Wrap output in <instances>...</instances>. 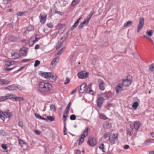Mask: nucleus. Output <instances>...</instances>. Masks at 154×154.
<instances>
[{"label": "nucleus", "instance_id": "1", "mask_svg": "<svg viewBox=\"0 0 154 154\" xmlns=\"http://www.w3.org/2000/svg\"><path fill=\"white\" fill-rule=\"evenodd\" d=\"M52 88L51 84L46 81L40 82L38 85V91L42 95H45L49 92Z\"/></svg>", "mask_w": 154, "mask_h": 154}, {"label": "nucleus", "instance_id": "2", "mask_svg": "<svg viewBox=\"0 0 154 154\" xmlns=\"http://www.w3.org/2000/svg\"><path fill=\"white\" fill-rule=\"evenodd\" d=\"M41 76L44 77L47 79H48L50 82H53L55 81L57 79L56 75L51 72H41Z\"/></svg>", "mask_w": 154, "mask_h": 154}, {"label": "nucleus", "instance_id": "3", "mask_svg": "<svg viewBox=\"0 0 154 154\" xmlns=\"http://www.w3.org/2000/svg\"><path fill=\"white\" fill-rule=\"evenodd\" d=\"M88 128H87L85 129L83 131V134H82L80 136L79 139V145H80L84 141V138L87 136L88 134Z\"/></svg>", "mask_w": 154, "mask_h": 154}, {"label": "nucleus", "instance_id": "4", "mask_svg": "<svg viewBox=\"0 0 154 154\" xmlns=\"http://www.w3.org/2000/svg\"><path fill=\"white\" fill-rule=\"evenodd\" d=\"M118 135L117 134H113L109 137V140L111 144H114L118 140Z\"/></svg>", "mask_w": 154, "mask_h": 154}, {"label": "nucleus", "instance_id": "5", "mask_svg": "<svg viewBox=\"0 0 154 154\" xmlns=\"http://www.w3.org/2000/svg\"><path fill=\"white\" fill-rule=\"evenodd\" d=\"M87 86V84L85 83H84L81 85L79 90V92L82 93L85 92L86 93H88V89H86Z\"/></svg>", "mask_w": 154, "mask_h": 154}, {"label": "nucleus", "instance_id": "6", "mask_svg": "<svg viewBox=\"0 0 154 154\" xmlns=\"http://www.w3.org/2000/svg\"><path fill=\"white\" fill-rule=\"evenodd\" d=\"M88 72L83 71L79 72L78 74V76L79 78L85 79L88 76Z\"/></svg>", "mask_w": 154, "mask_h": 154}, {"label": "nucleus", "instance_id": "7", "mask_svg": "<svg viewBox=\"0 0 154 154\" xmlns=\"http://www.w3.org/2000/svg\"><path fill=\"white\" fill-rule=\"evenodd\" d=\"M47 17L46 14L44 12H42L40 15V21L41 23L44 24L45 22Z\"/></svg>", "mask_w": 154, "mask_h": 154}, {"label": "nucleus", "instance_id": "8", "mask_svg": "<svg viewBox=\"0 0 154 154\" xmlns=\"http://www.w3.org/2000/svg\"><path fill=\"white\" fill-rule=\"evenodd\" d=\"M131 83V81L130 79H122V83L121 84L123 87H127L129 86Z\"/></svg>", "mask_w": 154, "mask_h": 154}, {"label": "nucleus", "instance_id": "9", "mask_svg": "<svg viewBox=\"0 0 154 154\" xmlns=\"http://www.w3.org/2000/svg\"><path fill=\"white\" fill-rule=\"evenodd\" d=\"M104 99L101 96L98 95L97 99V106L99 107H101L103 102Z\"/></svg>", "mask_w": 154, "mask_h": 154}, {"label": "nucleus", "instance_id": "10", "mask_svg": "<svg viewBox=\"0 0 154 154\" xmlns=\"http://www.w3.org/2000/svg\"><path fill=\"white\" fill-rule=\"evenodd\" d=\"M144 23V20L143 17L141 18L139 20V23L137 27V32H139V31L143 27Z\"/></svg>", "mask_w": 154, "mask_h": 154}, {"label": "nucleus", "instance_id": "11", "mask_svg": "<svg viewBox=\"0 0 154 154\" xmlns=\"http://www.w3.org/2000/svg\"><path fill=\"white\" fill-rule=\"evenodd\" d=\"M88 143L91 146H94L97 143L96 139L92 137H90L88 138Z\"/></svg>", "mask_w": 154, "mask_h": 154}, {"label": "nucleus", "instance_id": "12", "mask_svg": "<svg viewBox=\"0 0 154 154\" xmlns=\"http://www.w3.org/2000/svg\"><path fill=\"white\" fill-rule=\"evenodd\" d=\"M16 96L15 94H8L5 96H4L5 97V100L7 99H11L13 100V99L15 100Z\"/></svg>", "mask_w": 154, "mask_h": 154}, {"label": "nucleus", "instance_id": "13", "mask_svg": "<svg viewBox=\"0 0 154 154\" xmlns=\"http://www.w3.org/2000/svg\"><path fill=\"white\" fill-rule=\"evenodd\" d=\"M98 81L100 90L101 91H103L105 89L106 85L105 83L102 79H99Z\"/></svg>", "mask_w": 154, "mask_h": 154}, {"label": "nucleus", "instance_id": "14", "mask_svg": "<svg viewBox=\"0 0 154 154\" xmlns=\"http://www.w3.org/2000/svg\"><path fill=\"white\" fill-rule=\"evenodd\" d=\"M123 86L121 84H119L115 88V91L116 94H118L123 90Z\"/></svg>", "mask_w": 154, "mask_h": 154}, {"label": "nucleus", "instance_id": "15", "mask_svg": "<svg viewBox=\"0 0 154 154\" xmlns=\"http://www.w3.org/2000/svg\"><path fill=\"white\" fill-rule=\"evenodd\" d=\"M17 89V87L16 86L14 85H10L5 88V89H7L10 91L16 90Z\"/></svg>", "mask_w": 154, "mask_h": 154}, {"label": "nucleus", "instance_id": "16", "mask_svg": "<svg viewBox=\"0 0 154 154\" xmlns=\"http://www.w3.org/2000/svg\"><path fill=\"white\" fill-rule=\"evenodd\" d=\"M2 114H3L5 119L6 118H9L12 116V113L8 111L2 112Z\"/></svg>", "mask_w": 154, "mask_h": 154}, {"label": "nucleus", "instance_id": "17", "mask_svg": "<svg viewBox=\"0 0 154 154\" xmlns=\"http://www.w3.org/2000/svg\"><path fill=\"white\" fill-rule=\"evenodd\" d=\"M100 95L103 97V99H106L109 97V92H106L104 93H102Z\"/></svg>", "mask_w": 154, "mask_h": 154}, {"label": "nucleus", "instance_id": "18", "mask_svg": "<svg viewBox=\"0 0 154 154\" xmlns=\"http://www.w3.org/2000/svg\"><path fill=\"white\" fill-rule=\"evenodd\" d=\"M133 128L132 126H130V127L129 128H128L127 130V134L130 136H132L133 135L132 131Z\"/></svg>", "mask_w": 154, "mask_h": 154}, {"label": "nucleus", "instance_id": "19", "mask_svg": "<svg viewBox=\"0 0 154 154\" xmlns=\"http://www.w3.org/2000/svg\"><path fill=\"white\" fill-rule=\"evenodd\" d=\"M59 59V57H55L51 62V65H55L58 63V61Z\"/></svg>", "mask_w": 154, "mask_h": 154}, {"label": "nucleus", "instance_id": "20", "mask_svg": "<svg viewBox=\"0 0 154 154\" xmlns=\"http://www.w3.org/2000/svg\"><path fill=\"white\" fill-rule=\"evenodd\" d=\"M141 124L140 122L139 121H136L134 124V127L135 129L137 130L139 127L140 126Z\"/></svg>", "mask_w": 154, "mask_h": 154}, {"label": "nucleus", "instance_id": "21", "mask_svg": "<svg viewBox=\"0 0 154 154\" xmlns=\"http://www.w3.org/2000/svg\"><path fill=\"white\" fill-rule=\"evenodd\" d=\"M4 4L5 5L6 8H8L11 5V0H5L4 1Z\"/></svg>", "mask_w": 154, "mask_h": 154}, {"label": "nucleus", "instance_id": "22", "mask_svg": "<svg viewBox=\"0 0 154 154\" xmlns=\"http://www.w3.org/2000/svg\"><path fill=\"white\" fill-rule=\"evenodd\" d=\"M11 81H8L6 80L5 79H2L1 83H2V85H8L10 82Z\"/></svg>", "mask_w": 154, "mask_h": 154}, {"label": "nucleus", "instance_id": "23", "mask_svg": "<svg viewBox=\"0 0 154 154\" xmlns=\"http://www.w3.org/2000/svg\"><path fill=\"white\" fill-rule=\"evenodd\" d=\"M9 40L10 42L16 41L17 40V38L13 35H10L9 37Z\"/></svg>", "mask_w": 154, "mask_h": 154}, {"label": "nucleus", "instance_id": "24", "mask_svg": "<svg viewBox=\"0 0 154 154\" xmlns=\"http://www.w3.org/2000/svg\"><path fill=\"white\" fill-rule=\"evenodd\" d=\"M20 53L23 55H26L27 52L25 48H22L20 50Z\"/></svg>", "mask_w": 154, "mask_h": 154}, {"label": "nucleus", "instance_id": "25", "mask_svg": "<svg viewBox=\"0 0 154 154\" xmlns=\"http://www.w3.org/2000/svg\"><path fill=\"white\" fill-rule=\"evenodd\" d=\"M110 125L107 122H105L103 124V127L105 129H107L109 128L110 127Z\"/></svg>", "mask_w": 154, "mask_h": 154}, {"label": "nucleus", "instance_id": "26", "mask_svg": "<svg viewBox=\"0 0 154 154\" xmlns=\"http://www.w3.org/2000/svg\"><path fill=\"white\" fill-rule=\"evenodd\" d=\"M70 104L71 102H70L69 103V104H68V105H67V106H66V108L65 109L64 112V114H67L68 113L70 106Z\"/></svg>", "mask_w": 154, "mask_h": 154}, {"label": "nucleus", "instance_id": "27", "mask_svg": "<svg viewBox=\"0 0 154 154\" xmlns=\"http://www.w3.org/2000/svg\"><path fill=\"white\" fill-rule=\"evenodd\" d=\"M12 56L14 59H16L20 57V55L16 52H14L13 54L12 55Z\"/></svg>", "mask_w": 154, "mask_h": 154}, {"label": "nucleus", "instance_id": "28", "mask_svg": "<svg viewBox=\"0 0 154 154\" xmlns=\"http://www.w3.org/2000/svg\"><path fill=\"white\" fill-rule=\"evenodd\" d=\"M80 0H73L71 5L72 6H75L79 2Z\"/></svg>", "mask_w": 154, "mask_h": 154}, {"label": "nucleus", "instance_id": "29", "mask_svg": "<svg viewBox=\"0 0 154 154\" xmlns=\"http://www.w3.org/2000/svg\"><path fill=\"white\" fill-rule=\"evenodd\" d=\"M24 100L23 98L21 97H18L16 96L15 99V101H23Z\"/></svg>", "mask_w": 154, "mask_h": 154}, {"label": "nucleus", "instance_id": "30", "mask_svg": "<svg viewBox=\"0 0 154 154\" xmlns=\"http://www.w3.org/2000/svg\"><path fill=\"white\" fill-rule=\"evenodd\" d=\"M139 105L138 102H135L134 103L132 107L134 109H136Z\"/></svg>", "mask_w": 154, "mask_h": 154}, {"label": "nucleus", "instance_id": "31", "mask_svg": "<svg viewBox=\"0 0 154 154\" xmlns=\"http://www.w3.org/2000/svg\"><path fill=\"white\" fill-rule=\"evenodd\" d=\"M104 144L102 143L99 146V148L101 149L103 152H104L105 151V149L104 148Z\"/></svg>", "mask_w": 154, "mask_h": 154}, {"label": "nucleus", "instance_id": "32", "mask_svg": "<svg viewBox=\"0 0 154 154\" xmlns=\"http://www.w3.org/2000/svg\"><path fill=\"white\" fill-rule=\"evenodd\" d=\"M50 109L52 112H55L56 108L55 106L53 104L51 105L50 106Z\"/></svg>", "mask_w": 154, "mask_h": 154}, {"label": "nucleus", "instance_id": "33", "mask_svg": "<svg viewBox=\"0 0 154 154\" xmlns=\"http://www.w3.org/2000/svg\"><path fill=\"white\" fill-rule=\"evenodd\" d=\"M132 24L131 21H128L125 23V24L124 25V26L125 27H127V26H129L130 25H131Z\"/></svg>", "mask_w": 154, "mask_h": 154}, {"label": "nucleus", "instance_id": "34", "mask_svg": "<svg viewBox=\"0 0 154 154\" xmlns=\"http://www.w3.org/2000/svg\"><path fill=\"white\" fill-rule=\"evenodd\" d=\"M33 27L31 25H29L27 27V30L29 31H31L33 29Z\"/></svg>", "mask_w": 154, "mask_h": 154}, {"label": "nucleus", "instance_id": "35", "mask_svg": "<svg viewBox=\"0 0 154 154\" xmlns=\"http://www.w3.org/2000/svg\"><path fill=\"white\" fill-rule=\"evenodd\" d=\"M54 117L53 116H48L47 117V119L51 122L54 121Z\"/></svg>", "mask_w": 154, "mask_h": 154}, {"label": "nucleus", "instance_id": "36", "mask_svg": "<svg viewBox=\"0 0 154 154\" xmlns=\"http://www.w3.org/2000/svg\"><path fill=\"white\" fill-rule=\"evenodd\" d=\"M63 44L58 42V43L56 44V48L57 49H59L60 47Z\"/></svg>", "mask_w": 154, "mask_h": 154}, {"label": "nucleus", "instance_id": "37", "mask_svg": "<svg viewBox=\"0 0 154 154\" xmlns=\"http://www.w3.org/2000/svg\"><path fill=\"white\" fill-rule=\"evenodd\" d=\"M66 39V38L64 37H62L60 39V40L58 42L60 43H62L63 44L64 42L65 41V40Z\"/></svg>", "mask_w": 154, "mask_h": 154}, {"label": "nucleus", "instance_id": "38", "mask_svg": "<svg viewBox=\"0 0 154 154\" xmlns=\"http://www.w3.org/2000/svg\"><path fill=\"white\" fill-rule=\"evenodd\" d=\"M13 64V63L12 62H9L8 61H6L5 63V65L7 66H9L12 65Z\"/></svg>", "mask_w": 154, "mask_h": 154}, {"label": "nucleus", "instance_id": "39", "mask_svg": "<svg viewBox=\"0 0 154 154\" xmlns=\"http://www.w3.org/2000/svg\"><path fill=\"white\" fill-rule=\"evenodd\" d=\"M65 49V47H63L57 53V55H59L61 54L63 52V50Z\"/></svg>", "mask_w": 154, "mask_h": 154}, {"label": "nucleus", "instance_id": "40", "mask_svg": "<svg viewBox=\"0 0 154 154\" xmlns=\"http://www.w3.org/2000/svg\"><path fill=\"white\" fill-rule=\"evenodd\" d=\"M40 63V61L38 60H36L34 66L35 67L37 66Z\"/></svg>", "mask_w": 154, "mask_h": 154}, {"label": "nucleus", "instance_id": "41", "mask_svg": "<svg viewBox=\"0 0 154 154\" xmlns=\"http://www.w3.org/2000/svg\"><path fill=\"white\" fill-rule=\"evenodd\" d=\"M2 112H0V119H1L4 122L5 120V118L4 117L3 114H2Z\"/></svg>", "mask_w": 154, "mask_h": 154}, {"label": "nucleus", "instance_id": "42", "mask_svg": "<svg viewBox=\"0 0 154 154\" xmlns=\"http://www.w3.org/2000/svg\"><path fill=\"white\" fill-rule=\"evenodd\" d=\"M70 81V79H69L68 77H66V80L65 82L64 83V85H66L68 84Z\"/></svg>", "mask_w": 154, "mask_h": 154}, {"label": "nucleus", "instance_id": "43", "mask_svg": "<svg viewBox=\"0 0 154 154\" xmlns=\"http://www.w3.org/2000/svg\"><path fill=\"white\" fill-rule=\"evenodd\" d=\"M67 117V115H63V123L64 124V125H66V122H65V121H66Z\"/></svg>", "mask_w": 154, "mask_h": 154}, {"label": "nucleus", "instance_id": "44", "mask_svg": "<svg viewBox=\"0 0 154 154\" xmlns=\"http://www.w3.org/2000/svg\"><path fill=\"white\" fill-rule=\"evenodd\" d=\"M89 19H87L82 22V23L84 25V24H88L89 20Z\"/></svg>", "mask_w": 154, "mask_h": 154}, {"label": "nucleus", "instance_id": "45", "mask_svg": "<svg viewBox=\"0 0 154 154\" xmlns=\"http://www.w3.org/2000/svg\"><path fill=\"white\" fill-rule=\"evenodd\" d=\"M70 119L72 120H75L76 119L75 116L74 115H72L70 117Z\"/></svg>", "mask_w": 154, "mask_h": 154}, {"label": "nucleus", "instance_id": "46", "mask_svg": "<svg viewBox=\"0 0 154 154\" xmlns=\"http://www.w3.org/2000/svg\"><path fill=\"white\" fill-rule=\"evenodd\" d=\"M66 131V125H64L63 133L64 135H66L67 134Z\"/></svg>", "mask_w": 154, "mask_h": 154}, {"label": "nucleus", "instance_id": "47", "mask_svg": "<svg viewBox=\"0 0 154 154\" xmlns=\"http://www.w3.org/2000/svg\"><path fill=\"white\" fill-rule=\"evenodd\" d=\"M152 30H150L147 32L146 34L149 36H151L152 35Z\"/></svg>", "mask_w": 154, "mask_h": 154}, {"label": "nucleus", "instance_id": "48", "mask_svg": "<svg viewBox=\"0 0 154 154\" xmlns=\"http://www.w3.org/2000/svg\"><path fill=\"white\" fill-rule=\"evenodd\" d=\"M78 24L77 23H75L74 25L72 26L71 28V30H73L77 26Z\"/></svg>", "mask_w": 154, "mask_h": 154}, {"label": "nucleus", "instance_id": "49", "mask_svg": "<svg viewBox=\"0 0 154 154\" xmlns=\"http://www.w3.org/2000/svg\"><path fill=\"white\" fill-rule=\"evenodd\" d=\"M100 119L104 120L106 119V116L102 114L100 115Z\"/></svg>", "mask_w": 154, "mask_h": 154}, {"label": "nucleus", "instance_id": "50", "mask_svg": "<svg viewBox=\"0 0 154 154\" xmlns=\"http://www.w3.org/2000/svg\"><path fill=\"white\" fill-rule=\"evenodd\" d=\"M110 134L109 133L107 132L105 133L103 135V137L104 139H106L107 138L109 135Z\"/></svg>", "mask_w": 154, "mask_h": 154}, {"label": "nucleus", "instance_id": "51", "mask_svg": "<svg viewBox=\"0 0 154 154\" xmlns=\"http://www.w3.org/2000/svg\"><path fill=\"white\" fill-rule=\"evenodd\" d=\"M94 14V11H91L90 12V13L89 15V17L88 18V19H89V20H90V19H91V17L92 15H93V14Z\"/></svg>", "mask_w": 154, "mask_h": 154}, {"label": "nucleus", "instance_id": "52", "mask_svg": "<svg viewBox=\"0 0 154 154\" xmlns=\"http://www.w3.org/2000/svg\"><path fill=\"white\" fill-rule=\"evenodd\" d=\"M19 143V144L21 146H22V144L24 143V142L21 139H19L18 140Z\"/></svg>", "mask_w": 154, "mask_h": 154}, {"label": "nucleus", "instance_id": "53", "mask_svg": "<svg viewBox=\"0 0 154 154\" xmlns=\"http://www.w3.org/2000/svg\"><path fill=\"white\" fill-rule=\"evenodd\" d=\"M47 26L49 28H52L53 27V25L52 23H50L47 24Z\"/></svg>", "mask_w": 154, "mask_h": 154}, {"label": "nucleus", "instance_id": "54", "mask_svg": "<svg viewBox=\"0 0 154 154\" xmlns=\"http://www.w3.org/2000/svg\"><path fill=\"white\" fill-rule=\"evenodd\" d=\"M2 147L4 149H6L7 148V146L4 144H2Z\"/></svg>", "mask_w": 154, "mask_h": 154}, {"label": "nucleus", "instance_id": "55", "mask_svg": "<svg viewBox=\"0 0 154 154\" xmlns=\"http://www.w3.org/2000/svg\"><path fill=\"white\" fill-rule=\"evenodd\" d=\"M34 132L37 135H39L40 134L41 132L39 130H36L34 131Z\"/></svg>", "mask_w": 154, "mask_h": 154}, {"label": "nucleus", "instance_id": "56", "mask_svg": "<svg viewBox=\"0 0 154 154\" xmlns=\"http://www.w3.org/2000/svg\"><path fill=\"white\" fill-rule=\"evenodd\" d=\"M83 26H84V24L82 23L79 25V29H81L82 28V27H83Z\"/></svg>", "mask_w": 154, "mask_h": 154}, {"label": "nucleus", "instance_id": "57", "mask_svg": "<svg viewBox=\"0 0 154 154\" xmlns=\"http://www.w3.org/2000/svg\"><path fill=\"white\" fill-rule=\"evenodd\" d=\"M4 96H0V102H2L5 101V98Z\"/></svg>", "mask_w": 154, "mask_h": 154}, {"label": "nucleus", "instance_id": "58", "mask_svg": "<svg viewBox=\"0 0 154 154\" xmlns=\"http://www.w3.org/2000/svg\"><path fill=\"white\" fill-rule=\"evenodd\" d=\"M143 36L146 38L147 39H148V40H149V41H152V40L151 39V38H150L149 37H148L146 35H143Z\"/></svg>", "mask_w": 154, "mask_h": 154}, {"label": "nucleus", "instance_id": "59", "mask_svg": "<svg viewBox=\"0 0 154 154\" xmlns=\"http://www.w3.org/2000/svg\"><path fill=\"white\" fill-rule=\"evenodd\" d=\"M123 148L125 149H128L129 148L130 146L128 145H125L124 146Z\"/></svg>", "mask_w": 154, "mask_h": 154}, {"label": "nucleus", "instance_id": "60", "mask_svg": "<svg viewBox=\"0 0 154 154\" xmlns=\"http://www.w3.org/2000/svg\"><path fill=\"white\" fill-rule=\"evenodd\" d=\"M8 26L10 28H12L13 27V23H9L8 25Z\"/></svg>", "mask_w": 154, "mask_h": 154}, {"label": "nucleus", "instance_id": "61", "mask_svg": "<svg viewBox=\"0 0 154 154\" xmlns=\"http://www.w3.org/2000/svg\"><path fill=\"white\" fill-rule=\"evenodd\" d=\"M35 117L36 118L39 119L41 117V116L38 114L35 113Z\"/></svg>", "mask_w": 154, "mask_h": 154}, {"label": "nucleus", "instance_id": "62", "mask_svg": "<svg viewBox=\"0 0 154 154\" xmlns=\"http://www.w3.org/2000/svg\"><path fill=\"white\" fill-rule=\"evenodd\" d=\"M24 12H20L17 13V15L18 16H22L24 14Z\"/></svg>", "mask_w": 154, "mask_h": 154}, {"label": "nucleus", "instance_id": "63", "mask_svg": "<svg viewBox=\"0 0 154 154\" xmlns=\"http://www.w3.org/2000/svg\"><path fill=\"white\" fill-rule=\"evenodd\" d=\"M30 60L29 59H23L22 60V61L23 62H28L30 61Z\"/></svg>", "mask_w": 154, "mask_h": 154}, {"label": "nucleus", "instance_id": "64", "mask_svg": "<svg viewBox=\"0 0 154 154\" xmlns=\"http://www.w3.org/2000/svg\"><path fill=\"white\" fill-rule=\"evenodd\" d=\"M18 125L20 127L22 128L23 126V124L22 122H20L18 123Z\"/></svg>", "mask_w": 154, "mask_h": 154}]
</instances>
